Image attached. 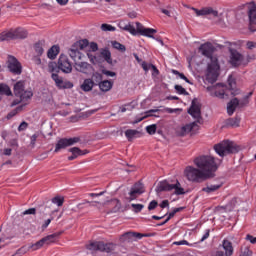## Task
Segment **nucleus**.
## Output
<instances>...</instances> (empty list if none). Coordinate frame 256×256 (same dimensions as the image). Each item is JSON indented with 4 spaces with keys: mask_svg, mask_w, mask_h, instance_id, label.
Returning <instances> with one entry per match:
<instances>
[{
    "mask_svg": "<svg viewBox=\"0 0 256 256\" xmlns=\"http://www.w3.org/2000/svg\"><path fill=\"white\" fill-rule=\"evenodd\" d=\"M35 213H36L35 208H30L28 210H25L22 214L23 215H35Z\"/></svg>",
    "mask_w": 256,
    "mask_h": 256,
    "instance_id": "nucleus-58",
    "label": "nucleus"
},
{
    "mask_svg": "<svg viewBox=\"0 0 256 256\" xmlns=\"http://www.w3.org/2000/svg\"><path fill=\"white\" fill-rule=\"evenodd\" d=\"M59 55V46H52L47 53L48 59H55Z\"/></svg>",
    "mask_w": 256,
    "mask_h": 256,
    "instance_id": "nucleus-33",
    "label": "nucleus"
},
{
    "mask_svg": "<svg viewBox=\"0 0 256 256\" xmlns=\"http://www.w3.org/2000/svg\"><path fill=\"white\" fill-rule=\"evenodd\" d=\"M112 46L114 49H117L118 51H122V53H124V51H126L125 45H123L117 41L112 42Z\"/></svg>",
    "mask_w": 256,
    "mask_h": 256,
    "instance_id": "nucleus-43",
    "label": "nucleus"
},
{
    "mask_svg": "<svg viewBox=\"0 0 256 256\" xmlns=\"http://www.w3.org/2000/svg\"><path fill=\"white\" fill-rule=\"evenodd\" d=\"M153 113H159V109H151L149 111H146L145 113L141 114L142 116L140 118H136L134 123H141L143 119H147V117H159L158 115H154Z\"/></svg>",
    "mask_w": 256,
    "mask_h": 256,
    "instance_id": "nucleus-30",
    "label": "nucleus"
},
{
    "mask_svg": "<svg viewBox=\"0 0 256 256\" xmlns=\"http://www.w3.org/2000/svg\"><path fill=\"white\" fill-rule=\"evenodd\" d=\"M139 135V131L128 129L125 131V136L127 137L128 141H132V139H135Z\"/></svg>",
    "mask_w": 256,
    "mask_h": 256,
    "instance_id": "nucleus-35",
    "label": "nucleus"
},
{
    "mask_svg": "<svg viewBox=\"0 0 256 256\" xmlns=\"http://www.w3.org/2000/svg\"><path fill=\"white\" fill-rule=\"evenodd\" d=\"M102 57L109 63V65L113 64V59H111V52L109 50H103L101 53Z\"/></svg>",
    "mask_w": 256,
    "mask_h": 256,
    "instance_id": "nucleus-40",
    "label": "nucleus"
},
{
    "mask_svg": "<svg viewBox=\"0 0 256 256\" xmlns=\"http://www.w3.org/2000/svg\"><path fill=\"white\" fill-rule=\"evenodd\" d=\"M103 75H106V77H117V73L109 70H102Z\"/></svg>",
    "mask_w": 256,
    "mask_h": 256,
    "instance_id": "nucleus-55",
    "label": "nucleus"
},
{
    "mask_svg": "<svg viewBox=\"0 0 256 256\" xmlns=\"http://www.w3.org/2000/svg\"><path fill=\"white\" fill-rule=\"evenodd\" d=\"M81 141V138L74 137V138H62L58 140L56 143V147L54 150V153H59L61 149H67V147H71V145H75V143H79Z\"/></svg>",
    "mask_w": 256,
    "mask_h": 256,
    "instance_id": "nucleus-9",
    "label": "nucleus"
},
{
    "mask_svg": "<svg viewBox=\"0 0 256 256\" xmlns=\"http://www.w3.org/2000/svg\"><path fill=\"white\" fill-rule=\"evenodd\" d=\"M141 67H142V69H144V71L147 73V71H150V69L153 68V64H149V63H147V62H145V61H142V62H141Z\"/></svg>",
    "mask_w": 256,
    "mask_h": 256,
    "instance_id": "nucleus-49",
    "label": "nucleus"
},
{
    "mask_svg": "<svg viewBox=\"0 0 256 256\" xmlns=\"http://www.w3.org/2000/svg\"><path fill=\"white\" fill-rule=\"evenodd\" d=\"M70 153H72V155L79 157V155H85V153H83V151H81V149L77 148V147H73L70 148Z\"/></svg>",
    "mask_w": 256,
    "mask_h": 256,
    "instance_id": "nucleus-46",
    "label": "nucleus"
},
{
    "mask_svg": "<svg viewBox=\"0 0 256 256\" xmlns=\"http://www.w3.org/2000/svg\"><path fill=\"white\" fill-rule=\"evenodd\" d=\"M93 82L94 85H99L103 81V75L99 72H95L92 74V78H90Z\"/></svg>",
    "mask_w": 256,
    "mask_h": 256,
    "instance_id": "nucleus-37",
    "label": "nucleus"
},
{
    "mask_svg": "<svg viewBox=\"0 0 256 256\" xmlns=\"http://www.w3.org/2000/svg\"><path fill=\"white\" fill-rule=\"evenodd\" d=\"M45 245V242L43 239H40L34 244L22 246L20 249L17 250L16 255H25V253H28V251H39L43 246Z\"/></svg>",
    "mask_w": 256,
    "mask_h": 256,
    "instance_id": "nucleus-11",
    "label": "nucleus"
},
{
    "mask_svg": "<svg viewBox=\"0 0 256 256\" xmlns=\"http://www.w3.org/2000/svg\"><path fill=\"white\" fill-rule=\"evenodd\" d=\"M64 202H65V198H63L61 196H56V197L52 198V203L54 205H57V207H63Z\"/></svg>",
    "mask_w": 256,
    "mask_h": 256,
    "instance_id": "nucleus-41",
    "label": "nucleus"
},
{
    "mask_svg": "<svg viewBox=\"0 0 256 256\" xmlns=\"http://www.w3.org/2000/svg\"><path fill=\"white\" fill-rule=\"evenodd\" d=\"M246 47H247V49H255L256 44L253 41H248L246 43Z\"/></svg>",
    "mask_w": 256,
    "mask_h": 256,
    "instance_id": "nucleus-62",
    "label": "nucleus"
},
{
    "mask_svg": "<svg viewBox=\"0 0 256 256\" xmlns=\"http://www.w3.org/2000/svg\"><path fill=\"white\" fill-rule=\"evenodd\" d=\"M137 239H143V234L135 232H126L120 236V241L122 243H131L137 241Z\"/></svg>",
    "mask_w": 256,
    "mask_h": 256,
    "instance_id": "nucleus-16",
    "label": "nucleus"
},
{
    "mask_svg": "<svg viewBox=\"0 0 256 256\" xmlns=\"http://www.w3.org/2000/svg\"><path fill=\"white\" fill-rule=\"evenodd\" d=\"M195 125H197V123L193 122V123L186 124L185 126L178 128L177 135H179L180 137H183V136L187 135V133H191V131H193V127H195Z\"/></svg>",
    "mask_w": 256,
    "mask_h": 256,
    "instance_id": "nucleus-25",
    "label": "nucleus"
},
{
    "mask_svg": "<svg viewBox=\"0 0 256 256\" xmlns=\"http://www.w3.org/2000/svg\"><path fill=\"white\" fill-rule=\"evenodd\" d=\"M157 191H174V195H185V188L179 180H164L158 184Z\"/></svg>",
    "mask_w": 256,
    "mask_h": 256,
    "instance_id": "nucleus-4",
    "label": "nucleus"
},
{
    "mask_svg": "<svg viewBox=\"0 0 256 256\" xmlns=\"http://www.w3.org/2000/svg\"><path fill=\"white\" fill-rule=\"evenodd\" d=\"M192 11L196 13L197 17H201L203 15H212L213 17L219 16V12L217 10H214L213 8H203L201 10L192 8Z\"/></svg>",
    "mask_w": 256,
    "mask_h": 256,
    "instance_id": "nucleus-21",
    "label": "nucleus"
},
{
    "mask_svg": "<svg viewBox=\"0 0 256 256\" xmlns=\"http://www.w3.org/2000/svg\"><path fill=\"white\" fill-rule=\"evenodd\" d=\"M87 249L89 251H102V253H111V251H115V244L108 243L105 244L103 242H91L87 245Z\"/></svg>",
    "mask_w": 256,
    "mask_h": 256,
    "instance_id": "nucleus-8",
    "label": "nucleus"
},
{
    "mask_svg": "<svg viewBox=\"0 0 256 256\" xmlns=\"http://www.w3.org/2000/svg\"><path fill=\"white\" fill-rule=\"evenodd\" d=\"M101 30L102 31H117V28H115L113 25H110V24H102Z\"/></svg>",
    "mask_w": 256,
    "mask_h": 256,
    "instance_id": "nucleus-47",
    "label": "nucleus"
},
{
    "mask_svg": "<svg viewBox=\"0 0 256 256\" xmlns=\"http://www.w3.org/2000/svg\"><path fill=\"white\" fill-rule=\"evenodd\" d=\"M174 89L178 95H188L187 90H185L181 85H175Z\"/></svg>",
    "mask_w": 256,
    "mask_h": 256,
    "instance_id": "nucleus-44",
    "label": "nucleus"
},
{
    "mask_svg": "<svg viewBox=\"0 0 256 256\" xmlns=\"http://www.w3.org/2000/svg\"><path fill=\"white\" fill-rule=\"evenodd\" d=\"M174 75H178V77H180L181 79H183V81H185L186 83H191V81H189L188 78H186L185 74L180 73L177 70H173Z\"/></svg>",
    "mask_w": 256,
    "mask_h": 256,
    "instance_id": "nucleus-51",
    "label": "nucleus"
},
{
    "mask_svg": "<svg viewBox=\"0 0 256 256\" xmlns=\"http://www.w3.org/2000/svg\"><path fill=\"white\" fill-rule=\"evenodd\" d=\"M37 137H39V135H37V134H33L32 136H31V138H30V143H31V145H32V147H35V143H36V141H37Z\"/></svg>",
    "mask_w": 256,
    "mask_h": 256,
    "instance_id": "nucleus-59",
    "label": "nucleus"
},
{
    "mask_svg": "<svg viewBox=\"0 0 256 256\" xmlns=\"http://www.w3.org/2000/svg\"><path fill=\"white\" fill-rule=\"evenodd\" d=\"M182 210L183 208H174L173 211L168 214L166 221H169L172 217H175V214L179 213V211H182Z\"/></svg>",
    "mask_w": 256,
    "mask_h": 256,
    "instance_id": "nucleus-50",
    "label": "nucleus"
},
{
    "mask_svg": "<svg viewBox=\"0 0 256 256\" xmlns=\"http://www.w3.org/2000/svg\"><path fill=\"white\" fill-rule=\"evenodd\" d=\"M146 131L149 135H155L157 133V124L147 126Z\"/></svg>",
    "mask_w": 256,
    "mask_h": 256,
    "instance_id": "nucleus-42",
    "label": "nucleus"
},
{
    "mask_svg": "<svg viewBox=\"0 0 256 256\" xmlns=\"http://www.w3.org/2000/svg\"><path fill=\"white\" fill-rule=\"evenodd\" d=\"M7 63L8 69L11 73H14V75H21L23 68L21 67V63H19V60H17L15 56H9Z\"/></svg>",
    "mask_w": 256,
    "mask_h": 256,
    "instance_id": "nucleus-12",
    "label": "nucleus"
},
{
    "mask_svg": "<svg viewBox=\"0 0 256 256\" xmlns=\"http://www.w3.org/2000/svg\"><path fill=\"white\" fill-rule=\"evenodd\" d=\"M223 187L222 183L218 184H207L204 188H202V191L204 193H207V195H213V193H216V191H219V189Z\"/></svg>",
    "mask_w": 256,
    "mask_h": 256,
    "instance_id": "nucleus-24",
    "label": "nucleus"
},
{
    "mask_svg": "<svg viewBox=\"0 0 256 256\" xmlns=\"http://www.w3.org/2000/svg\"><path fill=\"white\" fill-rule=\"evenodd\" d=\"M98 87L102 93H107L113 89V81L103 80L101 83H99Z\"/></svg>",
    "mask_w": 256,
    "mask_h": 256,
    "instance_id": "nucleus-28",
    "label": "nucleus"
},
{
    "mask_svg": "<svg viewBox=\"0 0 256 256\" xmlns=\"http://www.w3.org/2000/svg\"><path fill=\"white\" fill-rule=\"evenodd\" d=\"M209 233H210V230L207 229V230L205 231L204 235L202 236L201 240H200L201 243H203V241L209 239Z\"/></svg>",
    "mask_w": 256,
    "mask_h": 256,
    "instance_id": "nucleus-60",
    "label": "nucleus"
},
{
    "mask_svg": "<svg viewBox=\"0 0 256 256\" xmlns=\"http://www.w3.org/2000/svg\"><path fill=\"white\" fill-rule=\"evenodd\" d=\"M84 51H85V53H86L88 59L90 60V62H92L93 64H95V61H97V57L93 55L95 52L89 51V50H84Z\"/></svg>",
    "mask_w": 256,
    "mask_h": 256,
    "instance_id": "nucleus-45",
    "label": "nucleus"
},
{
    "mask_svg": "<svg viewBox=\"0 0 256 256\" xmlns=\"http://www.w3.org/2000/svg\"><path fill=\"white\" fill-rule=\"evenodd\" d=\"M14 95L18 99L14 100L11 104V107H15L16 105H19V103H22L21 106H18L16 110L10 112L7 115V119H11V117H15L19 111H22L25 105L31 101V98L33 97V91L31 90H25V82L19 81L14 85Z\"/></svg>",
    "mask_w": 256,
    "mask_h": 256,
    "instance_id": "nucleus-2",
    "label": "nucleus"
},
{
    "mask_svg": "<svg viewBox=\"0 0 256 256\" xmlns=\"http://www.w3.org/2000/svg\"><path fill=\"white\" fill-rule=\"evenodd\" d=\"M194 165L188 166L184 170V175L188 181L193 183H199L203 179H211L215 176V171L219 169L221 165V160L216 159L211 155H202L194 159Z\"/></svg>",
    "mask_w": 256,
    "mask_h": 256,
    "instance_id": "nucleus-1",
    "label": "nucleus"
},
{
    "mask_svg": "<svg viewBox=\"0 0 256 256\" xmlns=\"http://www.w3.org/2000/svg\"><path fill=\"white\" fill-rule=\"evenodd\" d=\"M213 51H215V48L213 47V44L207 42L199 47V53L201 55H204V57H208V59H217L216 57H213Z\"/></svg>",
    "mask_w": 256,
    "mask_h": 256,
    "instance_id": "nucleus-14",
    "label": "nucleus"
},
{
    "mask_svg": "<svg viewBox=\"0 0 256 256\" xmlns=\"http://www.w3.org/2000/svg\"><path fill=\"white\" fill-rule=\"evenodd\" d=\"M251 95H253V92H249L241 101L237 98L232 99L227 105L228 115H233V113H235V109L238 107H245V105L249 103V97H251Z\"/></svg>",
    "mask_w": 256,
    "mask_h": 256,
    "instance_id": "nucleus-7",
    "label": "nucleus"
},
{
    "mask_svg": "<svg viewBox=\"0 0 256 256\" xmlns=\"http://www.w3.org/2000/svg\"><path fill=\"white\" fill-rule=\"evenodd\" d=\"M57 65L58 69H60L62 73L69 74L73 71V65L71 64V61H69V57H67V55H60Z\"/></svg>",
    "mask_w": 256,
    "mask_h": 256,
    "instance_id": "nucleus-10",
    "label": "nucleus"
},
{
    "mask_svg": "<svg viewBox=\"0 0 256 256\" xmlns=\"http://www.w3.org/2000/svg\"><path fill=\"white\" fill-rule=\"evenodd\" d=\"M48 71L50 73H55L57 72V64L55 62L49 63L48 65Z\"/></svg>",
    "mask_w": 256,
    "mask_h": 256,
    "instance_id": "nucleus-52",
    "label": "nucleus"
},
{
    "mask_svg": "<svg viewBox=\"0 0 256 256\" xmlns=\"http://www.w3.org/2000/svg\"><path fill=\"white\" fill-rule=\"evenodd\" d=\"M15 40V34L13 30L8 32H2L0 34V41H13Z\"/></svg>",
    "mask_w": 256,
    "mask_h": 256,
    "instance_id": "nucleus-31",
    "label": "nucleus"
},
{
    "mask_svg": "<svg viewBox=\"0 0 256 256\" xmlns=\"http://www.w3.org/2000/svg\"><path fill=\"white\" fill-rule=\"evenodd\" d=\"M34 51L35 53H37L38 56L43 55V53L45 52V49L43 48V42L36 43L34 46Z\"/></svg>",
    "mask_w": 256,
    "mask_h": 256,
    "instance_id": "nucleus-39",
    "label": "nucleus"
},
{
    "mask_svg": "<svg viewBox=\"0 0 256 256\" xmlns=\"http://www.w3.org/2000/svg\"><path fill=\"white\" fill-rule=\"evenodd\" d=\"M51 77L58 89H73V83L69 81H64L63 77H60L59 74L52 73Z\"/></svg>",
    "mask_w": 256,
    "mask_h": 256,
    "instance_id": "nucleus-13",
    "label": "nucleus"
},
{
    "mask_svg": "<svg viewBox=\"0 0 256 256\" xmlns=\"http://www.w3.org/2000/svg\"><path fill=\"white\" fill-rule=\"evenodd\" d=\"M95 87V82L91 80V78H86L80 86V89L85 93H89V91H93Z\"/></svg>",
    "mask_w": 256,
    "mask_h": 256,
    "instance_id": "nucleus-26",
    "label": "nucleus"
},
{
    "mask_svg": "<svg viewBox=\"0 0 256 256\" xmlns=\"http://www.w3.org/2000/svg\"><path fill=\"white\" fill-rule=\"evenodd\" d=\"M131 207L134 208L135 213H141L145 206L143 204H131Z\"/></svg>",
    "mask_w": 256,
    "mask_h": 256,
    "instance_id": "nucleus-48",
    "label": "nucleus"
},
{
    "mask_svg": "<svg viewBox=\"0 0 256 256\" xmlns=\"http://www.w3.org/2000/svg\"><path fill=\"white\" fill-rule=\"evenodd\" d=\"M253 251L249 249V247L244 248L243 252L240 254V256H252Z\"/></svg>",
    "mask_w": 256,
    "mask_h": 256,
    "instance_id": "nucleus-53",
    "label": "nucleus"
},
{
    "mask_svg": "<svg viewBox=\"0 0 256 256\" xmlns=\"http://www.w3.org/2000/svg\"><path fill=\"white\" fill-rule=\"evenodd\" d=\"M0 94L7 95L8 97L10 95H13V93L11 92V88H9V86L6 84H0Z\"/></svg>",
    "mask_w": 256,
    "mask_h": 256,
    "instance_id": "nucleus-36",
    "label": "nucleus"
},
{
    "mask_svg": "<svg viewBox=\"0 0 256 256\" xmlns=\"http://www.w3.org/2000/svg\"><path fill=\"white\" fill-rule=\"evenodd\" d=\"M239 123H241V120L239 118H234L231 120L230 125H232V127H239Z\"/></svg>",
    "mask_w": 256,
    "mask_h": 256,
    "instance_id": "nucleus-56",
    "label": "nucleus"
},
{
    "mask_svg": "<svg viewBox=\"0 0 256 256\" xmlns=\"http://www.w3.org/2000/svg\"><path fill=\"white\" fill-rule=\"evenodd\" d=\"M59 233H54L51 235H48L44 238H42V241H44V245H51V243H55V240L57 239V237L59 236Z\"/></svg>",
    "mask_w": 256,
    "mask_h": 256,
    "instance_id": "nucleus-34",
    "label": "nucleus"
},
{
    "mask_svg": "<svg viewBox=\"0 0 256 256\" xmlns=\"http://www.w3.org/2000/svg\"><path fill=\"white\" fill-rule=\"evenodd\" d=\"M156 208H157V201L155 200L151 201L148 205V210L153 211V209H156Z\"/></svg>",
    "mask_w": 256,
    "mask_h": 256,
    "instance_id": "nucleus-57",
    "label": "nucleus"
},
{
    "mask_svg": "<svg viewBox=\"0 0 256 256\" xmlns=\"http://www.w3.org/2000/svg\"><path fill=\"white\" fill-rule=\"evenodd\" d=\"M165 113H179L181 112L180 108H164Z\"/></svg>",
    "mask_w": 256,
    "mask_h": 256,
    "instance_id": "nucleus-54",
    "label": "nucleus"
},
{
    "mask_svg": "<svg viewBox=\"0 0 256 256\" xmlns=\"http://www.w3.org/2000/svg\"><path fill=\"white\" fill-rule=\"evenodd\" d=\"M136 31L137 33H141L142 35H144V37H150L151 39H155V37H153V35H155V33H157V30L153 29V28H144L143 24L136 22Z\"/></svg>",
    "mask_w": 256,
    "mask_h": 256,
    "instance_id": "nucleus-19",
    "label": "nucleus"
},
{
    "mask_svg": "<svg viewBox=\"0 0 256 256\" xmlns=\"http://www.w3.org/2000/svg\"><path fill=\"white\" fill-rule=\"evenodd\" d=\"M214 151L219 155V157H226V155H231V153H238L239 146L234 142L225 140L214 145Z\"/></svg>",
    "mask_w": 256,
    "mask_h": 256,
    "instance_id": "nucleus-3",
    "label": "nucleus"
},
{
    "mask_svg": "<svg viewBox=\"0 0 256 256\" xmlns=\"http://www.w3.org/2000/svg\"><path fill=\"white\" fill-rule=\"evenodd\" d=\"M74 68L78 73H83L84 75H89L93 71V66L87 62H75Z\"/></svg>",
    "mask_w": 256,
    "mask_h": 256,
    "instance_id": "nucleus-18",
    "label": "nucleus"
},
{
    "mask_svg": "<svg viewBox=\"0 0 256 256\" xmlns=\"http://www.w3.org/2000/svg\"><path fill=\"white\" fill-rule=\"evenodd\" d=\"M118 27L122 31H127L128 33H131V35H137V29L135 28V26H133V24L131 23H127V21L125 20L118 22Z\"/></svg>",
    "mask_w": 256,
    "mask_h": 256,
    "instance_id": "nucleus-22",
    "label": "nucleus"
},
{
    "mask_svg": "<svg viewBox=\"0 0 256 256\" xmlns=\"http://www.w3.org/2000/svg\"><path fill=\"white\" fill-rule=\"evenodd\" d=\"M80 42L85 43V47L83 48L84 51H92V53H95L99 50V46L95 42L89 43V40L87 39L80 40Z\"/></svg>",
    "mask_w": 256,
    "mask_h": 256,
    "instance_id": "nucleus-29",
    "label": "nucleus"
},
{
    "mask_svg": "<svg viewBox=\"0 0 256 256\" xmlns=\"http://www.w3.org/2000/svg\"><path fill=\"white\" fill-rule=\"evenodd\" d=\"M84 47L85 42H81L80 40L75 42L68 50V54L71 57V59L74 60V63H77L78 61H83L85 55H83L81 51H85Z\"/></svg>",
    "mask_w": 256,
    "mask_h": 256,
    "instance_id": "nucleus-5",
    "label": "nucleus"
},
{
    "mask_svg": "<svg viewBox=\"0 0 256 256\" xmlns=\"http://www.w3.org/2000/svg\"><path fill=\"white\" fill-rule=\"evenodd\" d=\"M217 77H219V62H217V58H211L206 70V79L209 83H215Z\"/></svg>",
    "mask_w": 256,
    "mask_h": 256,
    "instance_id": "nucleus-6",
    "label": "nucleus"
},
{
    "mask_svg": "<svg viewBox=\"0 0 256 256\" xmlns=\"http://www.w3.org/2000/svg\"><path fill=\"white\" fill-rule=\"evenodd\" d=\"M161 209H165L166 207H169V200H163L162 203H160Z\"/></svg>",
    "mask_w": 256,
    "mask_h": 256,
    "instance_id": "nucleus-64",
    "label": "nucleus"
},
{
    "mask_svg": "<svg viewBox=\"0 0 256 256\" xmlns=\"http://www.w3.org/2000/svg\"><path fill=\"white\" fill-rule=\"evenodd\" d=\"M14 31V39H26L27 37V30L23 28H18Z\"/></svg>",
    "mask_w": 256,
    "mask_h": 256,
    "instance_id": "nucleus-32",
    "label": "nucleus"
},
{
    "mask_svg": "<svg viewBox=\"0 0 256 256\" xmlns=\"http://www.w3.org/2000/svg\"><path fill=\"white\" fill-rule=\"evenodd\" d=\"M222 248L224 250V256H233L234 248L233 243L229 239H224L222 241Z\"/></svg>",
    "mask_w": 256,
    "mask_h": 256,
    "instance_id": "nucleus-23",
    "label": "nucleus"
},
{
    "mask_svg": "<svg viewBox=\"0 0 256 256\" xmlns=\"http://www.w3.org/2000/svg\"><path fill=\"white\" fill-rule=\"evenodd\" d=\"M188 113L193 117V119H197L199 121V119H201V104H199L197 100H193Z\"/></svg>",
    "mask_w": 256,
    "mask_h": 256,
    "instance_id": "nucleus-15",
    "label": "nucleus"
},
{
    "mask_svg": "<svg viewBox=\"0 0 256 256\" xmlns=\"http://www.w3.org/2000/svg\"><path fill=\"white\" fill-rule=\"evenodd\" d=\"M151 69H152V76L157 77V75H159V69H157V66L153 65Z\"/></svg>",
    "mask_w": 256,
    "mask_h": 256,
    "instance_id": "nucleus-61",
    "label": "nucleus"
},
{
    "mask_svg": "<svg viewBox=\"0 0 256 256\" xmlns=\"http://www.w3.org/2000/svg\"><path fill=\"white\" fill-rule=\"evenodd\" d=\"M250 23L256 25V6H252L249 10Z\"/></svg>",
    "mask_w": 256,
    "mask_h": 256,
    "instance_id": "nucleus-38",
    "label": "nucleus"
},
{
    "mask_svg": "<svg viewBox=\"0 0 256 256\" xmlns=\"http://www.w3.org/2000/svg\"><path fill=\"white\" fill-rule=\"evenodd\" d=\"M25 129H27V122H22L18 127V131H25Z\"/></svg>",
    "mask_w": 256,
    "mask_h": 256,
    "instance_id": "nucleus-63",
    "label": "nucleus"
},
{
    "mask_svg": "<svg viewBox=\"0 0 256 256\" xmlns=\"http://www.w3.org/2000/svg\"><path fill=\"white\" fill-rule=\"evenodd\" d=\"M142 193H145V190L143 189V184L136 183L129 192L130 201H135L138 195H142Z\"/></svg>",
    "mask_w": 256,
    "mask_h": 256,
    "instance_id": "nucleus-20",
    "label": "nucleus"
},
{
    "mask_svg": "<svg viewBox=\"0 0 256 256\" xmlns=\"http://www.w3.org/2000/svg\"><path fill=\"white\" fill-rule=\"evenodd\" d=\"M229 63L232 64L233 67H239V65L243 63V55L237 50L230 49Z\"/></svg>",
    "mask_w": 256,
    "mask_h": 256,
    "instance_id": "nucleus-17",
    "label": "nucleus"
},
{
    "mask_svg": "<svg viewBox=\"0 0 256 256\" xmlns=\"http://www.w3.org/2000/svg\"><path fill=\"white\" fill-rule=\"evenodd\" d=\"M212 91H214L215 97H218V99H225V85L223 84H216Z\"/></svg>",
    "mask_w": 256,
    "mask_h": 256,
    "instance_id": "nucleus-27",
    "label": "nucleus"
}]
</instances>
